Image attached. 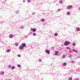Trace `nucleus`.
Returning a JSON list of instances; mask_svg holds the SVG:
<instances>
[{
  "mask_svg": "<svg viewBox=\"0 0 80 80\" xmlns=\"http://www.w3.org/2000/svg\"><path fill=\"white\" fill-rule=\"evenodd\" d=\"M66 48L67 49V50H70V49H71L70 48L68 47H67Z\"/></svg>",
  "mask_w": 80,
  "mask_h": 80,
  "instance_id": "22",
  "label": "nucleus"
},
{
  "mask_svg": "<svg viewBox=\"0 0 80 80\" xmlns=\"http://www.w3.org/2000/svg\"><path fill=\"white\" fill-rule=\"evenodd\" d=\"M59 3L60 4H62V3H63V1H62V0H60L59 1Z\"/></svg>",
  "mask_w": 80,
  "mask_h": 80,
  "instance_id": "10",
  "label": "nucleus"
},
{
  "mask_svg": "<svg viewBox=\"0 0 80 80\" xmlns=\"http://www.w3.org/2000/svg\"><path fill=\"white\" fill-rule=\"evenodd\" d=\"M61 11V9H58L57 12H60Z\"/></svg>",
  "mask_w": 80,
  "mask_h": 80,
  "instance_id": "26",
  "label": "nucleus"
},
{
  "mask_svg": "<svg viewBox=\"0 0 80 80\" xmlns=\"http://www.w3.org/2000/svg\"><path fill=\"white\" fill-rule=\"evenodd\" d=\"M45 20L44 19V18H42L41 19V22H45Z\"/></svg>",
  "mask_w": 80,
  "mask_h": 80,
  "instance_id": "14",
  "label": "nucleus"
},
{
  "mask_svg": "<svg viewBox=\"0 0 80 80\" xmlns=\"http://www.w3.org/2000/svg\"><path fill=\"white\" fill-rule=\"evenodd\" d=\"M77 72H80V69H77Z\"/></svg>",
  "mask_w": 80,
  "mask_h": 80,
  "instance_id": "30",
  "label": "nucleus"
},
{
  "mask_svg": "<svg viewBox=\"0 0 80 80\" xmlns=\"http://www.w3.org/2000/svg\"><path fill=\"white\" fill-rule=\"evenodd\" d=\"M68 80H72V78H69Z\"/></svg>",
  "mask_w": 80,
  "mask_h": 80,
  "instance_id": "28",
  "label": "nucleus"
},
{
  "mask_svg": "<svg viewBox=\"0 0 80 80\" xmlns=\"http://www.w3.org/2000/svg\"><path fill=\"white\" fill-rule=\"evenodd\" d=\"M33 15H35V12H33L32 13V14Z\"/></svg>",
  "mask_w": 80,
  "mask_h": 80,
  "instance_id": "39",
  "label": "nucleus"
},
{
  "mask_svg": "<svg viewBox=\"0 0 80 80\" xmlns=\"http://www.w3.org/2000/svg\"><path fill=\"white\" fill-rule=\"evenodd\" d=\"M7 52L8 53L9 52H10V50L8 49L7 50Z\"/></svg>",
  "mask_w": 80,
  "mask_h": 80,
  "instance_id": "18",
  "label": "nucleus"
},
{
  "mask_svg": "<svg viewBox=\"0 0 80 80\" xmlns=\"http://www.w3.org/2000/svg\"><path fill=\"white\" fill-rule=\"evenodd\" d=\"M72 51H73V52H75V53H77L78 52V51H77L75 50H74V49H72Z\"/></svg>",
  "mask_w": 80,
  "mask_h": 80,
  "instance_id": "12",
  "label": "nucleus"
},
{
  "mask_svg": "<svg viewBox=\"0 0 80 80\" xmlns=\"http://www.w3.org/2000/svg\"><path fill=\"white\" fill-rule=\"evenodd\" d=\"M11 67H12V66H11V65H9L8 66V68H11Z\"/></svg>",
  "mask_w": 80,
  "mask_h": 80,
  "instance_id": "34",
  "label": "nucleus"
},
{
  "mask_svg": "<svg viewBox=\"0 0 80 80\" xmlns=\"http://www.w3.org/2000/svg\"><path fill=\"white\" fill-rule=\"evenodd\" d=\"M39 62H42V60L41 59L39 60Z\"/></svg>",
  "mask_w": 80,
  "mask_h": 80,
  "instance_id": "33",
  "label": "nucleus"
},
{
  "mask_svg": "<svg viewBox=\"0 0 80 80\" xmlns=\"http://www.w3.org/2000/svg\"><path fill=\"white\" fill-rule=\"evenodd\" d=\"M54 47H52V50H53V49H54Z\"/></svg>",
  "mask_w": 80,
  "mask_h": 80,
  "instance_id": "35",
  "label": "nucleus"
},
{
  "mask_svg": "<svg viewBox=\"0 0 80 80\" xmlns=\"http://www.w3.org/2000/svg\"><path fill=\"white\" fill-rule=\"evenodd\" d=\"M32 35L33 36H34V37H35V36H36V35H37V34L35 32H34L32 33Z\"/></svg>",
  "mask_w": 80,
  "mask_h": 80,
  "instance_id": "11",
  "label": "nucleus"
},
{
  "mask_svg": "<svg viewBox=\"0 0 80 80\" xmlns=\"http://www.w3.org/2000/svg\"><path fill=\"white\" fill-rule=\"evenodd\" d=\"M54 35L55 36H58V34L57 33H54Z\"/></svg>",
  "mask_w": 80,
  "mask_h": 80,
  "instance_id": "23",
  "label": "nucleus"
},
{
  "mask_svg": "<svg viewBox=\"0 0 80 80\" xmlns=\"http://www.w3.org/2000/svg\"><path fill=\"white\" fill-rule=\"evenodd\" d=\"M16 13H17V14H18L19 13V11H17L15 12Z\"/></svg>",
  "mask_w": 80,
  "mask_h": 80,
  "instance_id": "21",
  "label": "nucleus"
},
{
  "mask_svg": "<svg viewBox=\"0 0 80 80\" xmlns=\"http://www.w3.org/2000/svg\"><path fill=\"white\" fill-rule=\"evenodd\" d=\"M20 28L21 29H23L24 28V26H22Z\"/></svg>",
  "mask_w": 80,
  "mask_h": 80,
  "instance_id": "17",
  "label": "nucleus"
},
{
  "mask_svg": "<svg viewBox=\"0 0 80 80\" xmlns=\"http://www.w3.org/2000/svg\"><path fill=\"white\" fill-rule=\"evenodd\" d=\"M74 80H80L78 78H76Z\"/></svg>",
  "mask_w": 80,
  "mask_h": 80,
  "instance_id": "29",
  "label": "nucleus"
},
{
  "mask_svg": "<svg viewBox=\"0 0 80 80\" xmlns=\"http://www.w3.org/2000/svg\"><path fill=\"white\" fill-rule=\"evenodd\" d=\"M73 8V6L72 5H69L66 8L68 10H69L70 8Z\"/></svg>",
  "mask_w": 80,
  "mask_h": 80,
  "instance_id": "2",
  "label": "nucleus"
},
{
  "mask_svg": "<svg viewBox=\"0 0 80 80\" xmlns=\"http://www.w3.org/2000/svg\"><path fill=\"white\" fill-rule=\"evenodd\" d=\"M31 30L33 32H37V29L35 28H31Z\"/></svg>",
  "mask_w": 80,
  "mask_h": 80,
  "instance_id": "3",
  "label": "nucleus"
},
{
  "mask_svg": "<svg viewBox=\"0 0 80 80\" xmlns=\"http://www.w3.org/2000/svg\"><path fill=\"white\" fill-rule=\"evenodd\" d=\"M18 67H19V68H20L21 67V65L20 64H18L17 65Z\"/></svg>",
  "mask_w": 80,
  "mask_h": 80,
  "instance_id": "19",
  "label": "nucleus"
},
{
  "mask_svg": "<svg viewBox=\"0 0 80 80\" xmlns=\"http://www.w3.org/2000/svg\"><path fill=\"white\" fill-rule=\"evenodd\" d=\"M70 44V42L66 41L65 42L64 45H65V46H68V45H69Z\"/></svg>",
  "mask_w": 80,
  "mask_h": 80,
  "instance_id": "1",
  "label": "nucleus"
},
{
  "mask_svg": "<svg viewBox=\"0 0 80 80\" xmlns=\"http://www.w3.org/2000/svg\"><path fill=\"white\" fill-rule=\"evenodd\" d=\"M76 30L77 32H79L80 31V28H76Z\"/></svg>",
  "mask_w": 80,
  "mask_h": 80,
  "instance_id": "7",
  "label": "nucleus"
},
{
  "mask_svg": "<svg viewBox=\"0 0 80 80\" xmlns=\"http://www.w3.org/2000/svg\"><path fill=\"white\" fill-rule=\"evenodd\" d=\"M30 34H32V32L30 31L29 32Z\"/></svg>",
  "mask_w": 80,
  "mask_h": 80,
  "instance_id": "37",
  "label": "nucleus"
},
{
  "mask_svg": "<svg viewBox=\"0 0 80 80\" xmlns=\"http://www.w3.org/2000/svg\"><path fill=\"white\" fill-rule=\"evenodd\" d=\"M15 67L13 66L12 67V70H14V69H15Z\"/></svg>",
  "mask_w": 80,
  "mask_h": 80,
  "instance_id": "15",
  "label": "nucleus"
},
{
  "mask_svg": "<svg viewBox=\"0 0 80 80\" xmlns=\"http://www.w3.org/2000/svg\"><path fill=\"white\" fill-rule=\"evenodd\" d=\"M58 55V53H55L54 54L55 55Z\"/></svg>",
  "mask_w": 80,
  "mask_h": 80,
  "instance_id": "32",
  "label": "nucleus"
},
{
  "mask_svg": "<svg viewBox=\"0 0 80 80\" xmlns=\"http://www.w3.org/2000/svg\"><path fill=\"white\" fill-rule=\"evenodd\" d=\"M62 58H65V55H63Z\"/></svg>",
  "mask_w": 80,
  "mask_h": 80,
  "instance_id": "27",
  "label": "nucleus"
},
{
  "mask_svg": "<svg viewBox=\"0 0 80 80\" xmlns=\"http://www.w3.org/2000/svg\"><path fill=\"white\" fill-rule=\"evenodd\" d=\"M23 47L22 46H20L19 48V50H23Z\"/></svg>",
  "mask_w": 80,
  "mask_h": 80,
  "instance_id": "5",
  "label": "nucleus"
},
{
  "mask_svg": "<svg viewBox=\"0 0 80 80\" xmlns=\"http://www.w3.org/2000/svg\"><path fill=\"white\" fill-rule=\"evenodd\" d=\"M79 10H80V8L79 9Z\"/></svg>",
  "mask_w": 80,
  "mask_h": 80,
  "instance_id": "42",
  "label": "nucleus"
},
{
  "mask_svg": "<svg viewBox=\"0 0 80 80\" xmlns=\"http://www.w3.org/2000/svg\"><path fill=\"white\" fill-rule=\"evenodd\" d=\"M26 44H25V43H24L22 44V46L23 48L24 47H26Z\"/></svg>",
  "mask_w": 80,
  "mask_h": 80,
  "instance_id": "6",
  "label": "nucleus"
},
{
  "mask_svg": "<svg viewBox=\"0 0 80 80\" xmlns=\"http://www.w3.org/2000/svg\"><path fill=\"white\" fill-rule=\"evenodd\" d=\"M18 57H20V55H18Z\"/></svg>",
  "mask_w": 80,
  "mask_h": 80,
  "instance_id": "40",
  "label": "nucleus"
},
{
  "mask_svg": "<svg viewBox=\"0 0 80 80\" xmlns=\"http://www.w3.org/2000/svg\"><path fill=\"white\" fill-rule=\"evenodd\" d=\"M4 72L3 71H2L1 72V74L2 75H3V74H4Z\"/></svg>",
  "mask_w": 80,
  "mask_h": 80,
  "instance_id": "20",
  "label": "nucleus"
},
{
  "mask_svg": "<svg viewBox=\"0 0 80 80\" xmlns=\"http://www.w3.org/2000/svg\"><path fill=\"white\" fill-rule=\"evenodd\" d=\"M64 66H66L67 65V63L66 62H64L63 63Z\"/></svg>",
  "mask_w": 80,
  "mask_h": 80,
  "instance_id": "16",
  "label": "nucleus"
},
{
  "mask_svg": "<svg viewBox=\"0 0 80 80\" xmlns=\"http://www.w3.org/2000/svg\"><path fill=\"white\" fill-rule=\"evenodd\" d=\"M72 57V55H70V56H68V57Z\"/></svg>",
  "mask_w": 80,
  "mask_h": 80,
  "instance_id": "41",
  "label": "nucleus"
},
{
  "mask_svg": "<svg viewBox=\"0 0 80 80\" xmlns=\"http://www.w3.org/2000/svg\"><path fill=\"white\" fill-rule=\"evenodd\" d=\"M67 15H70V12H67Z\"/></svg>",
  "mask_w": 80,
  "mask_h": 80,
  "instance_id": "13",
  "label": "nucleus"
},
{
  "mask_svg": "<svg viewBox=\"0 0 80 80\" xmlns=\"http://www.w3.org/2000/svg\"><path fill=\"white\" fill-rule=\"evenodd\" d=\"M31 2V0H27V2H28V3H30Z\"/></svg>",
  "mask_w": 80,
  "mask_h": 80,
  "instance_id": "25",
  "label": "nucleus"
},
{
  "mask_svg": "<svg viewBox=\"0 0 80 80\" xmlns=\"http://www.w3.org/2000/svg\"><path fill=\"white\" fill-rule=\"evenodd\" d=\"M45 52L47 53L48 55H49L50 53V52L48 50H45Z\"/></svg>",
  "mask_w": 80,
  "mask_h": 80,
  "instance_id": "4",
  "label": "nucleus"
},
{
  "mask_svg": "<svg viewBox=\"0 0 80 80\" xmlns=\"http://www.w3.org/2000/svg\"><path fill=\"white\" fill-rule=\"evenodd\" d=\"M18 45H19V43L16 42L15 43V46H16V47H18Z\"/></svg>",
  "mask_w": 80,
  "mask_h": 80,
  "instance_id": "9",
  "label": "nucleus"
},
{
  "mask_svg": "<svg viewBox=\"0 0 80 80\" xmlns=\"http://www.w3.org/2000/svg\"><path fill=\"white\" fill-rule=\"evenodd\" d=\"M55 52L56 53H59L57 51H55Z\"/></svg>",
  "mask_w": 80,
  "mask_h": 80,
  "instance_id": "31",
  "label": "nucleus"
},
{
  "mask_svg": "<svg viewBox=\"0 0 80 80\" xmlns=\"http://www.w3.org/2000/svg\"><path fill=\"white\" fill-rule=\"evenodd\" d=\"M9 37L10 38H12L13 37V36L12 34H10L9 36Z\"/></svg>",
  "mask_w": 80,
  "mask_h": 80,
  "instance_id": "8",
  "label": "nucleus"
},
{
  "mask_svg": "<svg viewBox=\"0 0 80 80\" xmlns=\"http://www.w3.org/2000/svg\"><path fill=\"white\" fill-rule=\"evenodd\" d=\"M76 44H75V43H72V45L73 46H74V47H75V46Z\"/></svg>",
  "mask_w": 80,
  "mask_h": 80,
  "instance_id": "24",
  "label": "nucleus"
},
{
  "mask_svg": "<svg viewBox=\"0 0 80 80\" xmlns=\"http://www.w3.org/2000/svg\"><path fill=\"white\" fill-rule=\"evenodd\" d=\"M71 63H75V62L73 61H71Z\"/></svg>",
  "mask_w": 80,
  "mask_h": 80,
  "instance_id": "36",
  "label": "nucleus"
},
{
  "mask_svg": "<svg viewBox=\"0 0 80 80\" xmlns=\"http://www.w3.org/2000/svg\"><path fill=\"white\" fill-rule=\"evenodd\" d=\"M22 2H23V3H25V0H24L22 1Z\"/></svg>",
  "mask_w": 80,
  "mask_h": 80,
  "instance_id": "38",
  "label": "nucleus"
}]
</instances>
